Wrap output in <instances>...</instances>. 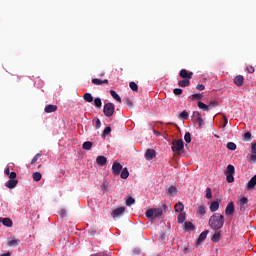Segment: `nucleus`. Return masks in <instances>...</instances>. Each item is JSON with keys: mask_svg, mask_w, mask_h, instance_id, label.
<instances>
[{"mask_svg": "<svg viewBox=\"0 0 256 256\" xmlns=\"http://www.w3.org/2000/svg\"><path fill=\"white\" fill-rule=\"evenodd\" d=\"M208 224L213 231H219V229H223V225H225V216L215 213L210 217Z\"/></svg>", "mask_w": 256, "mask_h": 256, "instance_id": "f257e3e1", "label": "nucleus"}, {"mask_svg": "<svg viewBox=\"0 0 256 256\" xmlns=\"http://www.w3.org/2000/svg\"><path fill=\"white\" fill-rule=\"evenodd\" d=\"M185 148V143L183 142V139L179 140H173L171 143V149L173 153H176L177 155H181V151Z\"/></svg>", "mask_w": 256, "mask_h": 256, "instance_id": "f03ea898", "label": "nucleus"}, {"mask_svg": "<svg viewBox=\"0 0 256 256\" xmlns=\"http://www.w3.org/2000/svg\"><path fill=\"white\" fill-rule=\"evenodd\" d=\"M148 219H157L163 215V209L161 208H150L145 213Z\"/></svg>", "mask_w": 256, "mask_h": 256, "instance_id": "7ed1b4c3", "label": "nucleus"}, {"mask_svg": "<svg viewBox=\"0 0 256 256\" xmlns=\"http://www.w3.org/2000/svg\"><path fill=\"white\" fill-rule=\"evenodd\" d=\"M103 113L106 117H113V113H115V104L111 102L104 104Z\"/></svg>", "mask_w": 256, "mask_h": 256, "instance_id": "20e7f679", "label": "nucleus"}, {"mask_svg": "<svg viewBox=\"0 0 256 256\" xmlns=\"http://www.w3.org/2000/svg\"><path fill=\"white\" fill-rule=\"evenodd\" d=\"M248 203H249V198H247V197H242V198L238 201L237 205H238V207H239V209H240V211H241L242 213H245V211H247V205H248Z\"/></svg>", "mask_w": 256, "mask_h": 256, "instance_id": "39448f33", "label": "nucleus"}, {"mask_svg": "<svg viewBox=\"0 0 256 256\" xmlns=\"http://www.w3.org/2000/svg\"><path fill=\"white\" fill-rule=\"evenodd\" d=\"M192 119L194 121V123H198V127L201 129V127H203V118H201V112L199 111H195L192 114Z\"/></svg>", "mask_w": 256, "mask_h": 256, "instance_id": "423d86ee", "label": "nucleus"}, {"mask_svg": "<svg viewBox=\"0 0 256 256\" xmlns=\"http://www.w3.org/2000/svg\"><path fill=\"white\" fill-rule=\"evenodd\" d=\"M121 171H123V165H121V163L115 161L112 165L113 175L119 176V175H121Z\"/></svg>", "mask_w": 256, "mask_h": 256, "instance_id": "0eeeda50", "label": "nucleus"}, {"mask_svg": "<svg viewBox=\"0 0 256 256\" xmlns=\"http://www.w3.org/2000/svg\"><path fill=\"white\" fill-rule=\"evenodd\" d=\"M156 156H157V152L154 149H148L145 153V159L147 161H151L155 159Z\"/></svg>", "mask_w": 256, "mask_h": 256, "instance_id": "6e6552de", "label": "nucleus"}, {"mask_svg": "<svg viewBox=\"0 0 256 256\" xmlns=\"http://www.w3.org/2000/svg\"><path fill=\"white\" fill-rule=\"evenodd\" d=\"M123 213H125V207H118L115 210H113V212L111 213V216L115 219V218L121 217Z\"/></svg>", "mask_w": 256, "mask_h": 256, "instance_id": "1a4fd4ad", "label": "nucleus"}, {"mask_svg": "<svg viewBox=\"0 0 256 256\" xmlns=\"http://www.w3.org/2000/svg\"><path fill=\"white\" fill-rule=\"evenodd\" d=\"M180 77L182 79H188L191 80L193 78V72H189L186 69H182L179 73Z\"/></svg>", "mask_w": 256, "mask_h": 256, "instance_id": "9d476101", "label": "nucleus"}, {"mask_svg": "<svg viewBox=\"0 0 256 256\" xmlns=\"http://www.w3.org/2000/svg\"><path fill=\"white\" fill-rule=\"evenodd\" d=\"M233 213H235V204L233 202H230L226 206L225 214L228 215V217H230L231 215H233Z\"/></svg>", "mask_w": 256, "mask_h": 256, "instance_id": "9b49d317", "label": "nucleus"}, {"mask_svg": "<svg viewBox=\"0 0 256 256\" xmlns=\"http://www.w3.org/2000/svg\"><path fill=\"white\" fill-rule=\"evenodd\" d=\"M243 83H245V78L242 75H238L234 78L236 87H243Z\"/></svg>", "mask_w": 256, "mask_h": 256, "instance_id": "f8f14e48", "label": "nucleus"}, {"mask_svg": "<svg viewBox=\"0 0 256 256\" xmlns=\"http://www.w3.org/2000/svg\"><path fill=\"white\" fill-rule=\"evenodd\" d=\"M93 85H109V80H101L99 78H93L92 79Z\"/></svg>", "mask_w": 256, "mask_h": 256, "instance_id": "ddd939ff", "label": "nucleus"}, {"mask_svg": "<svg viewBox=\"0 0 256 256\" xmlns=\"http://www.w3.org/2000/svg\"><path fill=\"white\" fill-rule=\"evenodd\" d=\"M96 163H97V165H100V167L107 165V157L98 156L96 159Z\"/></svg>", "mask_w": 256, "mask_h": 256, "instance_id": "4468645a", "label": "nucleus"}, {"mask_svg": "<svg viewBox=\"0 0 256 256\" xmlns=\"http://www.w3.org/2000/svg\"><path fill=\"white\" fill-rule=\"evenodd\" d=\"M19 183V180H8L7 182H6V187L8 188V189H15L16 187H17V184Z\"/></svg>", "mask_w": 256, "mask_h": 256, "instance_id": "2eb2a0df", "label": "nucleus"}, {"mask_svg": "<svg viewBox=\"0 0 256 256\" xmlns=\"http://www.w3.org/2000/svg\"><path fill=\"white\" fill-rule=\"evenodd\" d=\"M211 241L213 243H219L221 241V231H217L212 235Z\"/></svg>", "mask_w": 256, "mask_h": 256, "instance_id": "dca6fc26", "label": "nucleus"}, {"mask_svg": "<svg viewBox=\"0 0 256 256\" xmlns=\"http://www.w3.org/2000/svg\"><path fill=\"white\" fill-rule=\"evenodd\" d=\"M184 231L189 233V231H195V225L192 222H185L184 223Z\"/></svg>", "mask_w": 256, "mask_h": 256, "instance_id": "f3484780", "label": "nucleus"}, {"mask_svg": "<svg viewBox=\"0 0 256 256\" xmlns=\"http://www.w3.org/2000/svg\"><path fill=\"white\" fill-rule=\"evenodd\" d=\"M45 113H55L57 111V105L49 104L44 108Z\"/></svg>", "mask_w": 256, "mask_h": 256, "instance_id": "a211bd4d", "label": "nucleus"}, {"mask_svg": "<svg viewBox=\"0 0 256 256\" xmlns=\"http://www.w3.org/2000/svg\"><path fill=\"white\" fill-rule=\"evenodd\" d=\"M207 235H209V230H205L203 232H201V234L199 235L197 241L198 243H203V241H205L207 239Z\"/></svg>", "mask_w": 256, "mask_h": 256, "instance_id": "6ab92c4d", "label": "nucleus"}, {"mask_svg": "<svg viewBox=\"0 0 256 256\" xmlns=\"http://www.w3.org/2000/svg\"><path fill=\"white\" fill-rule=\"evenodd\" d=\"M255 185H256V175H254L248 182L247 184V189H249L251 191V189H255Z\"/></svg>", "mask_w": 256, "mask_h": 256, "instance_id": "aec40b11", "label": "nucleus"}, {"mask_svg": "<svg viewBox=\"0 0 256 256\" xmlns=\"http://www.w3.org/2000/svg\"><path fill=\"white\" fill-rule=\"evenodd\" d=\"M179 87H189L191 85V80L183 79L178 82Z\"/></svg>", "mask_w": 256, "mask_h": 256, "instance_id": "412c9836", "label": "nucleus"}, {"mask_svg": "<svg viewBox=\"0 0 256 256\" xmlns=\"http://www.w3.org/2000/svg\"><path fill=\"white\" fill-rule=\"evenodd\" d=\"M219 210V201H213L210 205L211 213H215V211Z\"/></svg>", "mask_w": 256, "mask_h": 256, "instance_id": "4be33fe9", "label": "nucleus"}, {"mask_svg": "<svg viewBox=\"0 0 256 256\" xmlns=\"http://www.w3.org/2000/svg\"><path fill=\"white\" fill-rule=\"evenodd\" d=\"M2 224L4 227H13V220H11V218H3Z\"/></svg>", "mask_w": 256, "mask_h": 256, "instance_id": "5701e85b", "label": "nucleus"}, {"mask_svg": "<svg viewBox=\"0 0 256 256\" xmlns=\"http://www.w3.org/2000/svg\"><path fill=\"white\" fill-rule=\"evenodd\" d=\"M225 175H235V166L233 165H228L226 168Z\"/></svg>", "mask_w": 256, "mask_h": 256, "instance_id": "b1692460", "label": "nucleus"}, {"mask_svg": "<svg viewBox=\"0 0 256 256\" xmlns=\"http://www.w3.org/2000/svg\"><path fill=\"white\" fill-rule=\"evenodd\" d=\"M110 95L113 97V99H115V101L121 103V96H119L115 90H110Z\"/></svg>", "mask_w": 256, "mask_h": 256, "instance_id": "393cba45", "label": "nucleus"}, {"mask_svg": "<svg viewBox=\"0 0 256 256\" xmlns=\"http://www.w3.org/2000/svg\"><path fill=\"white\" fill-rule=\"evenodd\" d=\"M83 99L86 101V103H93V95H91L89 92L83 95Z\"/></svg>", "mask_w": 256, "mask_h": 256, "instance_id": "a878e982", "label": "nucleus"}, {"mask_svg": "<svg viewBox=\"0 0 256 256\" xmlns=\"http://www.w3.org/2000/svg\"><path fill=\"white\" fill-rule=\"evenodd\" d=\"M92 148H93V143L89 141L84 142L82 145V149H84L85 151H91Z\"/></svg>", "mask_w": 256, "mask_h": 256, "instance_id": "bb28decb", "label": "nucleus"}, {"mask_svg": "<svg viewBox=\"0 0 256 256\" xmlns=\"http://www.w3.org/2000/svg\"><path fill=\"white\" fill-rule=\"evenodd\" d=\"M167 194L170 195V197H173L174 195H177V187L170 186L167 190Z\"/></svg>", "mask_w": 256, "mask_h": 256, "instance_id": "cd10ccee", "label": "nucleus"}, {"mask_svg": "<svg viewBox=\"0 0 256 256\" xmlns=\"http://www.w3.org/2000/svg\"><path fill=\"white\" fill-rule=\"evenodd\" d=\"M198 107L199 109H201L202 111H209L210 109V106L201 102V101H198Z\"/></svg>", "mask_w": 256, "mask_h": 256, "instance_id": "c85d7f7f", "label": "nucleus"}, {"mask_svg": "<svg viewBox=\"0 0 256 256\" xmlns=\"http://www.w3.org/2000/svg\"><path fill=\"white\" fill-rule=\"evenodd\" d=\"M174 209H175L176 213H181V211H183V209H185V206L183 205V203L179 202L174 206Z\"/></svg>", "mask_w": 256, "mask_h": 256, "instance_id": "c756f323", "label": "nucleus"}, {"mask_svg": "<svg viewBox=\"0 0 256 256\" xmlns=\"http://www.w3.org/2000/svg\"><path fill=\"white\" fill-rule=\"evenodd\" d=\"M187 218V213L182 212L178 215V223H185V219Z\"/></svg>", "mask_w": 256, "mask_h": 256, "instance_id": "7c9ffc66", "label": "nucleus"}, {"mask_svg": "<svg viewBox=\"0 0 256 256\" xmlns=\"http://www.w3.org/2000/svg\"><path fill=\"white\" fill-rule=\"evenodd\" d=\"M226 147L227 149H229V151H235V149H237V144L233 142H228Z\"/></svg>", "mask_w": 256, "mask_h": 256, "instance_id": "2f4dec72", "label": "nucleus"}, {"mask_svg": "<svg viewBox=\"0 0 256 256\" xmlns=\"http://www.w3.org/2000/svg\"><path fill=\"white\" fill-rule=\"evenodd\" d=\"M120 177L121 179H127L129 177V170L127 168L122 169Z\"/></svg>", "mask_w": 256, "mask_h": 256, "instance_id": "473e14b6", "label": "nucleus"}, {"mask_svg": "<svg viewBox=\"0 0 256 256\" xmlns=\"http://www.w3.org/2000/svg\"><path fill=\"white\" fill-rule=\"evenodd\" d=\"M191 99H192V101H201V99H203V94H200V93L193 94L191 96Z\"/></svg>", "mask_w": 256, "mask_h": 256, "instance_id": "72a5a7b5", "label": "nucleus"}, {"mask_svg": "<svg viewBox=\"0 0 256 256\" xmlns=\"http://www.w3.org/2000/svg\"><path fill=\"white\" fill-rule=\"evenodd\" d=\"M94 104H95V107H97V109H101L103 102L101 101V98H95Z\"/></svg>", "mask_w": 256, "mask_h": 256, "instance_id": "f704fd0d", "label": "nucleus"}, {"mask_svg": "<svg viewBox=\"0 0 256 256\" xmlns=\"http://www.w3.org/2000/svg\"><path fill=\"white\" fill-rule=\"evenodd\" d=\"M126 205L127 207H131V205H135V198L133 197H128L127 200H126Z\"/></svg>", "mask_w": 256, "mask_h": 256, "instance_id": "c9c22d12", "label": "nucleus"}, {"mask_svg": "<svg viewBox=\"0 0 256 256\" xmlns=\"http://www.w3.org/2000/svg\"><path fill=\"white\" fill-rule=\"evenodd\" d=\"M18 245H19V240L17 239L8 241V247H17Z\"/></svg>", "mask_w": 256, "mask_h": 256, "instance_id": "e433bc0d", "label": "nucleus"}, {"mask_svg": "<svg viewBox=\"0 0 256 256\" xmlns=\"http://www.w3.org/2000/svg\"><path fill=\"white\" fill-rule=\"evenodd\" d=\"M129 87H130V89H132L134 92L139 91V86H138L137 83H135V82H130V83H129Z\"/></svg>", "mask_w": 256, "mask_h": 256, "instance_id": "4c0bfd02", "label": "nucleus"}, {"mask_svg": "<svg viewBox=\"0 0 256 256\" xmlns=\"http://www.w3.org/2000/svg\"><path fill=\"white\" fill-rule=\"evenodd\" d=\"M206 199H213V192L211 191V188L206 189Z\"/></svg>", "mask_w": 256, "mask_h": 256, "instance_id": "58836bf2", "label": "nucleus"}, {"mask_svg": "<svg viewBox=\"0 0 256 256\" xmlns=\"http://www.w3.org/2000/svg\"><path fill=\"white\" fill-rule=\"evenodd\" d=\"M197 213H199V215H205V213H206L205 206H203V205L198 206Z\"/></svg>", "mask_w": 256, "mask_h": 256, "instance_id": "ea45409f", "label": "nucleus"}, {"mask_svg": "<svg viewBox=\"0 0 256 256\" xmlns=\"http://www.w3.org/2000/svg\"><path fill=\"white\" fill-rule=\"evenodd\" d=\"M180 117L181 119L187 120L189 119V113L186 110H184L181 112Z\"/></svg>", "mask_w": 256, "mask_h": 256, "instance_id": "a19ab883", "label": "nucleus"}, {"mask_svg": "<svg viewBox=\"0 0 256 256\" xmlns=\"http://www.w3.org/2000/svg\"><path fill=\"white\" fill-rule=\"evenodd\" d=\"M42 177H43V175H41L40 172H35L33 174V180L34 181H39Z\"/></svg>", "mask_w": 256, "mask_h": 256, "instance_id": "79ce46f5", "label": "nucleus"}, {"mask_svg": "<svg viewBox=\"0 0 256 256\" xmlns=\"http://www.w3.org/2000/svg\"><path fill=\"white\" fill-rule=\"evenodd\" d=\"M184 141L186 143H191V134L189 132H186L184 135Z\"/></svg>", "mask_w": 256, "mask_h": 256, "instance_id": "37998d69", "label": "nucleus"}, {"mask_svg": "<svg viewBox=\"0 0 256 256\" xmlns=\"http://www.w3.org/2000/svg\"><path fill=\"white\" fill-rule=\"evenodd\" d=\"M39 157H41V153H37V154L33 157L32 161H31V165H35V163H36L37 161H39Z\"/></svg>", "mask_w": 256, "mask_h": 256, "instance_id": "c03bdc74", "label": "nucleus"}, {"mask_svg": "<svg viewBox=\"0 0 256 256\" xmlns=\"http://www.w3.org/2000/svg\"><path fill=\"white\" fill-rule=\"evenodd\" d=\"M182 251L184 255H189V253H191V249H189V245L183 246Z\"/></svg>", "mask_w": 256, "mask_h": 256, "instance_id": "a18cd8bd", "label": "nucleus"}, {"mask_svg": "<svg viewBox=\"0 0 256 256\" xmlns=\"http://www.w3.org/2000/svg\"><path fill=\"white\" fill-rule=\"evenodd\" d=\"M109 133H111V126H107L104 131H103V137H107V135H109Z\"/></svg>", "mask_w": 256, "mask_h": 256, "instance_id": "49530a36", "label": "nucleus"}, {"mask_svg": "<svg viewBox=\"0 0 256 256\" xmlns=\"http://www.w3.org/2000/svg\"><path fill=\"white\" fill-rule=\"evenodd\" d=\"M226 181L229 183H233L235 181V177H233V174H226Z\"/></svg>", "mask_w": 256, "mask_h": 256, "instance_id": "de8ad7c7", "label": "nucleus"}, {"mask_svg": "<svg viewBox=\"0 0 256 256\" xmlns=\"http://www.w3.org/2000/svg\"><path fill=\"white\" fill-rule=\"evenodd\" d=\"M217 105H219V102L217 100H212L210 101V103L208 104V107L213 108V107H217Z\"/></svg>", "mask_w": 256, "mask_h": 256, "instance_id": "09e8293b", "label": "nucleus"}, {"mask_svg": "<svg viewBox=\"0 0 256 256\" xmlns=\"http://www.w3.org/2000/svg\"><path fill=\"white\" fill-rule=\"evenodd\" d=\"M174 95H183V89L181 88H175L173 90Z\"/></svg>", "mask_w": 256, "mask_h": 256, "instance_id": "8fccbe9b", "label": "nucleus"}, {"mask_svg": "<svg viewBox=\"0 0 256 256\" xmlns=\"http://www.w3.org/2000/svg\"><path fill=\"white\" fill-rule=\"evenodd\" d=\"M244 141H251V132H246L244 134Z\"/></svg>", "mask_w": 256, "mask_h": 256, "instance_id": "3c124183", "label": "nucleus"}, {"mask_svg": "<svg viewBox=\"0 0 256 256\" xmlns=\"http://www.w3.org/2000/svg\"><path fill=\"white\" fill-rule=\"evenodd\" d=\"M246 71H247L248 73H255V67H253V66H247V67H246Z\"/></svg>", "mask_w": 256, "mask_h": 256, "instance_id": "603ef678", "label": "nucleus"}, {"mask_svg": "<svg viewBox=\"0 0 256 256\" xmlns=\"http://www.w3.org/2000/svg\"><path fill=\"white\" fill-rule=\"evenodd\" d=\"M9 179L16 180L17 179V173L11 172L10 175H8Z\"/></svg>", "mask_w": 256, "mask_h": 256, "instance_id": "864d4df0", "label": "nucleus"}, {"mask_svg": "<svg viewBox=\"0 0 256 256\" xmlns=\"http://www.w3.org/2000/svg\"><path fill=\"white\" fill-rule=\"evenodd\" d=\"M196 89H197L198 91H205V85H203V84H198V85L196 86Z\"/></svg>", "mask_w": 256, "mask_h": 256, "instance_id": "5fc2aeb1", "label": "nucleus"}, {"mask_svg": "<svg viewBox=\"0 0 256 256\" xmlns=\"http://www.w3.org/2000/svg\"><path fill=\"white\" fill-rule=\"evenodd\" d=\"M95 128L101 129V120H99V118L96 119Z\"/></svg>", "mask_w": 256, "mask_h": 256, "instance_id": "6e6d98bb", "label": "nucleus"}, {"mask_svg": "<svg viewBox=\"0 0 256 256\" xmlns=\"http://www.w3.org/2000/svg\"><path fill=\"white\" fill-rule=\"evenodd\" d=\"M125 103H126V105H128V107H133V102L131 101V99H126L125 100Z\"/></svg>", "mask_w": 256, "mask_h": 256, "instance_id": "4d7b16f0", "label": "nucleus"}, {"mask_svg": "<svg viewBox=\"0 0 256 256\" xmlns=\"http://www.w3.org/2000/svg\"><path fill=\"white\" fill-rule=\"evenodd\" d=\"M251 149H252V153L256 155V143H252Z\"/></svg>", "mask_w": 256, "mask_h": 256, "instance_id": "13d9d810", "label": "nucleus"}, {"mask_svg": "<svg viewBox=\"0 0 256 256\" xmlns=\"http://www.w3.org/2000/svg\"><path fill=\"white\" fill-rule=\"evenodd\" d=\"M60 215L61 217H65V215H67V210L65 209L60 210Z\"/></svg>", "mask_w": 256, "mask_h": 256, "instance_id": "bf43d9fd", "label": "nucleus"}, {"mask_svg": "<svg viewBox=\"0 0 256 256\" xmlns=\"http://www.w3.org/2000/svg\"><path fill=\"white\" fill-rule=\"evenodd\" d=\"M224 117V125L223 127H227V123H229V120L227 119V116H223Z\"/></svg>", "mask_w": 256, "mask_h": 256, "instance_id": "052dcab7", "label": "nucleus"}, {"mask_svg": "<svg viewBox=\"0 0 256 256\" xmlns=\"http://www.w3.org/2000/svg\"><path fill=\"white\" fill-rule=\"evenodd\" d=\"M154 135H156V137H160L161 132L157 131V130H153Z\"/></svg>", "mask_w": 256, "mask_h": 256, "instance_id": "680f3d73", "label": "nucleus"}, {"mask_svg": "<svg viewBox=\"0 0 256 256\" xmlns=\"http://www.w3.org/2000/svg\"><path fill=\"white\" fill-rule=\"evenodd\" d=\"M251 161L255 162L256 161V154H253L250 156Z\"/></svg>", "mask_w": 256, "mask_h": 256, "instance_id": "e2e57ef3", "label": "nucleus"}, {"mask_svg": "<svg viewBox=\"0 0 256 256\" xmlns=\"http://www.w3.org/2000/svg\"><path fill=\"white\" fill-rule=\"evenodd\" d=\"M5 173H6V175H8V176L11 175V171L9 170V168H7V169L5 170Z\"/></svg>", "mask_w": 256, "mask_h": 256, "instance_id": "0e129e2a", "label": "nucleus"}, {"mask_svg": "<svg viewBox=\"0 0 256 256\" xmlns=\"http://www.w3.org/2000/svg\"><path fill=\"white\" fill-rule=\"evenodd\" d=\"M0 256H11V253L7 252V253H4V254H2Z\"/></svg>", "mask_w": 256, "mask_h": 256, "instance_id": "69168bd1", "label": "nucleus"}, {"mask_svg": "<svg viewBox=\"0 0 256 256\" xmlns=\"http://www.w3.org/2000/svg\"><path fill=\"white\" fill-rule=\"evenodd\" d=\"M163 209H167V204H163Z\"/></svg>", "mask_w": 256, "mask_h": 256, "instance_id": "338daca9", "label": "nucleus"}, {"mask_svg": "<svg viewBox=\"0 0 256 256\" xmlns=\"http://www.w3.org/2000/svg\"><path fill=\"white\" fill-rule=\"evenodd\" d=\"M103 75H105L104 73H102L101 75H100V77H103Z\"/></svg>", "mask_w": 256, "mask_h": 256, "instance_id": "774afa93", "label": "nucleus"}]
</instances>
